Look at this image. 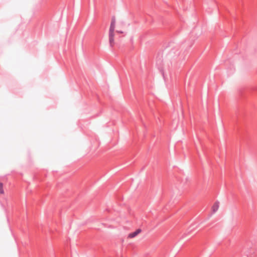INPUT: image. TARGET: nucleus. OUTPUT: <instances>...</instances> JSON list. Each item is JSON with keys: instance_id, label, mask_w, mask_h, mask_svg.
Instances as JSON below:
<instances>
[{"instance_id": "7ed1b4c3", "label": "nucleus", "mask_w": 257, "mask_h": 257, "mask_svg": "<svg viewBox=\"0 0 257 257\" xmlns=\"http://www.w3.org/2000/svg\"><path fill=\"white\" fill-rule=\"evenodd\" d=\"M142 230L141 229H138L135 231L133 232H131L128 234L127 238H133L135 237L137 235H138L139 233L141 232Z\"/></svg>"}, {"instance_id": "f03ea898", "label": "nucleus", "mask_w": 257, "mask_h": 257, "mask_svg": "<svg viewBox=\"0 0 257 257\" xmlns=\"http://www.w3.org/2000/svg\"><path fill=\"white\" fill-rule=\"evenodd\" d=\"M219 202L218 201H215L211 207V211L213 213L216 212L219 208Z\"/></svg>"}, {"instance_id": "f257e3e1", "label": "nucleus", "mask_w": 257, "mask_h": 257, "mask_svg": "<svg viewBox=\"0 0 257 257\" xmlns=\"http://www.w3.org/2000/svg\"><path fill=\"white\" fill-rule=\"evenodd\" d=\"M125 31V22L122 19L112 18L108 32L109 41L111 46L114 45L115 32L118 34H121L124 33Z\"/></svg>"}, {"instance_id": "20e7f679", "label": "nucleus", "mask_w": 257, "mask_h": 257, "mask_svg": "<svg viewBox=\"0 0 257 257\" xmlns=\"http://www.w3.org/2000/svg\"><path fill=\"white\" fill-rule=\"evenodd\" d=\"M4 193L5 192L3 189V184L0 182V194L3 195Z\"/></svg>"}]
</instances>
